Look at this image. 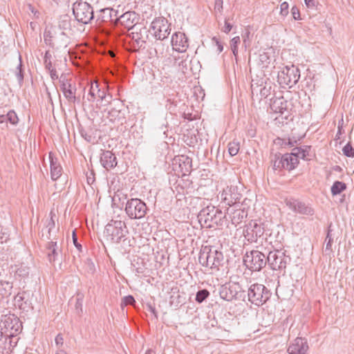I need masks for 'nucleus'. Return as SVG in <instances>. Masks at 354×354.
Listing matches in <instances>:
<instances>
[{"label": "nucleus", "instance_id": "f257e3e1", "mask_svg": "<svg viewBox=\"0 0 354 354\" xmlns=\"http://www.w3.org/2000/svg\"><path fill=\"white\" fill-rule=\"evenodd\" d=\"M198 261L203 267L212 270H219V267L223 266L225 259L221 250L214 246H203L199 252Z\"/></svg>", "mask_w": 354, "mask_h": 354}, {"label": "nucleus", "instance_id": "f03ea898", "mask_svg": "<svg viewBox=\"0 0 354 354\" xmlns=\"http://www.w3.org/2000/svg\"><path fill=\"white\" fill-rule=\"evenodd\" d=\"M226 213H223L221 209L216 208L213 205H208L202 209L198 215V221L207 227H212L213 225H222L223 219L226 218Z\"/></svg>", "mask_w": 354, "mask_h": 354}, {"label": "nucleus", "instance_id": "7ed1b4c3", "mask_svg": "<svg viewBox=\"0 0 354 354\" xmlns=\"http://www.w3.org/2000/svg\"><path fill=\"white\" fill-rule=\"evenodd\" d=\"M272 292L263 284L255 283L249 287L248 290V300L252 304L261 306L266 304L270 298Z\"/></svg>", "mask_w": 354, "mask_h": 354}, {"label": "nucleus", "instance_id": "20e7f679", "mask_svg": "<svg viewBox=\"0 0 354 354\" xmlns=\"http://www.w3.org/2000/svg\"><path fill=\"white\" fill-rule=\"evenodd\" d=\"M220 297L227 301L241 300L245 301L246 298L245 291L242 290L239 283L227 282L218 288Z\"/></svg>", "mask_w": 354, "mask_h": 354}, {"label": "nucleus", "instance_id": "39448f33", "mask_svg": "<svg viewBox=\"0 0 354 354\" xmlns=\"http://www.w3.org/2000/svg\"><path fill=\"white\" fill-rule=\"evenodd\" d=\"M243 262L251 272H260L267 265V256L259 250H252L246 252Z\"/></svg>", "mask_w": 354, "mask_h": 354}, {"label": "nucleus", "instance_id": "423d86ee", "mask_svg": "<svg viewBox=\"0 0 354 354\" xmlns=\"http://www.w3.org/2000/svg\"><path fill=\"white\" fill-rule=\"evenodd\" d=\"M73 14L76 21L83 24H88L96 18L93 8L86 1H76L73 4Z\"/></svg>", "mask_w": 354, "mask_h": 354}, {"label": "nucleus", "instance_id": "0eeeda50", "mask_svg": "<svg viewBox=\"0 0 354 354\" xmlns=\"http://www.w3.org/2000/svg\"><path fill=\"white\" fill-rule=\"evenodd\" d=\"M285 250H274L267 255V264L273 270H284L290 263L291 258Z\"/></svg>", "mask_w": 354, "mask_h": 354}, {"label": "nucleus", "instance_id": "6e6552de", "mask_svg": "<svg viewBox=\"0 0 354 354\" xmlns=\"http://www.w3.org/2000/svg\"><path fill=\"white\" fill-rule=\"evenodd\" d=\"M149 209L141 199L135 198L127 200L124 211L131 219H141L145 216Z\"/></svg>", "mask_w": 354, "mask_h": 354}, {"label": "nucleus", "instance_id": "1a4fd4ad", "mask_svg": "<svg viewBox=\"0 0 354 354\" xmlns=\"http://www.w3.org/2000/svg\"><path fill=\"white\" fill-rule=\"evenodd\" d=\"M300 78V71L295 65L286 66L279 72L277 79L280 84L289 86L290 88L295 85Z\"/></svg>", "mask_w": 354, "mask_h": 354}, {"label": "nucleus", "instance_id": "9d476101", "mask_svg": "<svg viewBox=\"0 0 354 354\" xmlns=\"http://www.w3.org/2000/svg\"><path fill=\"white\" fill-rule=\"evenodd\" d=\"M105 232L111 236V241L115 243H120L123 237L128 232L127 225L122 221H111L105 227Z\"/></svg>", "mask_w": 354, "mask_h": 354}, {"label": "nucleus", "instance_id": "9b49d317", "mask_svg": "<svg viewBox=\"0 0 354 354\" xmlns=\"http://www.w3.org/2000/svg\"><path fill=\"white\" fill-rule=\"evenodd\" d=\"M170 24L168 20L163 17H159L155 18L151 24L150 28L153 30V35L156 39L164 40L167 38L170 34Z\"/></svg>", "mask_w": 354, "mask_h": 354}, {"label": "nucleus", "instance_id": "f8f14e48", "mask_svg": "<svg viewBox=\"0 0 354 354\" xmlns=\"http://www.w3.org/2000/svg\"><path fill=\"white\" fill-rule=\"evenodd\" d=\"M1 329H5L3 333H12L17 335L22 330V324L19 318L14 314L5 315L2 317Z\"/></svg>", "mask_w": 354, "mask_h": 354}, {"label": "nucleus", "instance_id": "ddd939ff", "mask_svg": "<svg viewBox=\"0 0 354 354\" xmlns=\"http://www.w3.org/2000/svg\"><path fill=\"white\" fill-rule=\"evenodd\" d=\"M241 197L238 187L234 185L227 186L221 194L222 202L230 207L239 203Z\"/></svg>", "mask_w": 354, "mask_h": 354}, {"label": "nucleus", "instance_id": "4468645a", "mask_svg": "<svg viewBox=\"0 0 354 354\" xmlns=\"http://www.w3.org/2000/svg\"><path fill=\"white\" fill-rule=\"evenodd\" d=\"M100 85L97 82H93L91 84L88 93L86 96L84 95L83 99L86 98L88 102H93L95 100H100L101 102L104 101L109 104L111 101V96H109V99H106V91L104 89L100 88Z\"/></svg>", "mask_w": 354, "mask_h": 354}, {"label": "nucleus", "instance_id": "2eb2a0df", "mask_svg": "<svg viewBox=\"0 0 354 354\" xmlns=\"http://www.w3.org/2000/svg\"><path fill=\"white\" fill-rule=\"evenodd\" d=\"M120 13L119 10L111 8H105L99 10L96 15V22L98 24L111 22L118 24Z\"/></svg>", "mask_w": 354, "mask_h": 354}, {"label": "nucleus", "instance_id": "dca6fc26", "mask_svg": "<svg viewBox=\"0 0 354 354\" xmlns=\"http://www.w3.org/2000/svg\"><path fill=\"white\" fill-rule=\"evenodd\" d=\"M2 337L0 340V353L10 354L17 346L19 337L12 333L2 332Z\"/></svg>", "mask_w": 354, "mask_h": 354}, {"label": "nucleus", "instance_id": "f3484780", "mask_svg": "<svg viewBox=\"0 0 354 354\" xmlns=\"http://www.w3.org/2000/svg\"><path fill=\"white\" fill-rule=\"evenodd\" d=\"M264 233V228L261 224L257 223L256 221L250 222L243 234L245 238L250 243L257 242L258 239L260 238Z\"/></svg>", "mask_w": 354, "mask_h": 354}, {"label": "nucleus", "instance_id": "a211bd4d", "mask_svg": "<svg viewBox=\"0 0 354 354\" xmlns=\"http://www.w3.org/2000/svg\"><path fill=\"white\" fill-rule=\"evenodd\" d=\"M286 205L293 212L304 215H313L315 211L310 206L297 199L287 200Z\"/></svg>", "mask_w": 354, "mask_h": 354}, {"label": "nucleus", "instance_id": "6ab92c4d", "mask_svg": "<svg viewBox=\"0 0 354 354\" xmlns=\"http://www.w3.org/2000/svg\"><path fill=\"white\" fill-rule=\"evenodd\" d=\"M139 15L134 11H128L120 14L118 22L129 30L138 24Z\"/></svg>", "mask_w": 354, "mask_h": 354}, {"label": "nucleus", "instance_id": "aec40b11", "mask_svg": "<svg viewBox=\"0 0 354 354\" xmlns=\"http://www.w3.org/2000/svg\"><path fill=\"white\" fill-rule=\"evenodd\" d=\"M309 348L307 339L303 337H297L288 348L289 354H307Z\"/></svg>", "mask_w": 354, "mask_h": 354}, {"label": "nucleus", "instance_id": "412c9836", "mask_svg": "<svg viewBox=\"0 0 354 354\" xmlns=\"http://www.w3.org/2000/svg\"><path fill=\"white\" fill-rule=\"evenodd\" d=\"M100 162L106 170L115 168L118 165L117 157L115 153L109 150H102Z\"/></svg>", "mask_w": 354, "mask_h": 354}, {"label": "nucleus", "instance_id": "4be33fe9", "mask_svg": "<svg viewBox=\"0 0 354 354\" xmlns=\"http://www.w3.org/2000/svg\"><path fill=\"white\" fill-rule=\"evenodd\" d=\"M171 44L178 48V51H185L189 46L188 38L184 32H175L171 37Z\"/></svg>", "mask_w": 354, "mask_h": 354}, {"label": "nucleus", "instance_id": "5701e85b", "mask_svg": "<svg viewBox=\"0 0 354 354\" xmlns=\"http://www.w3.org/2000/svg\"><path fill=\"white\" fill-rule=\"evenodd\" d=\"M228 214L231 219L232 223L236 226L248 216V211L245 208L232 209L227 208L226 215Z\"/></svg>", "mask_w": 354, "mask_h": 354}, {"label": "nucleus", "instance_id": "b1692460", "mask_svg": "<svg viewBox=\"0 0 354 354\" xmlns=\"http://www.w3.org/2000/svg\"><path fill=\"white\" fill-rule=\"evenodd\" d=\"M47 257L50 263H53L61 257V250L58 249L57 241H48L46 244Z\"/></svg>", "mask_w": 354, "mask_h": 354}, {"label": "nucleus", "instance_id": "393cba45", "mask_svg": "<svg viewBox=\"0 0 354 354\" xmlns=\"http://www.w3.org/2000/svg\"><path fill=\"white\" fill-rule=\"evenodd\" d=\"M49 160L50 165V176L53 180H57L62 175V167L57 161V158L54 157L52 152L49 153Z\"/></svg>", "mask_w": 354, "mask_h": 354}, {"label": "nucleus", "instance_id": "a878e982", "mask_svg": "<svg viewBox=\"0 0 354 354\" xmlns=\"http://www.w3.org/2000/svg\"><path fill=\"white\" fill-rule=\"evenodd\" d=\"M288 101L284 99L283 96L279 97H275L271 100V109L276 113L283 114L285 112H288Z\"/></svg>", "mask_w": 354, "mask_h": 354}, {"label": "nucleus", "instance_id": "bb28decb", "mask_svg": "<svg viewBox=\"0 0 354 354\" xmlns=\"http://www.w3.org/2000/svg\"><path fill=\"white\" fill-rule=\"evenodd\" d=\"M68 44V37L64 31L55 32L53 48L59 49L66 48Z\"/></svg>", "mask_w": 354, "mask_h": 354}, {"label": "nucleus", "instance_id": "cd10ccee", "mask_svg": "<svg viewBox=\"0 0 354 354\" xmlns=\"http://www.w3.org/2000/svg\"><path fill=\"white\" fill-rule=\"evenodd\" d=\"M176 163L178 162L179 167L183 175L190 173L192 167V159L187 156H181L178 159L175 158Z\"/></svg>", "mask_w": 354, "mask_h": 354}, {"label": "nucleus", "instance_id": "c85d7f7f", "mask_svg": "<svg viewBox=\"0 0 354 354\" xmlns=\"http://www.w3.org/2000/svg\"><path fill=\"white\" fill-rule=\"evenodd\" d=\"M60 89L62 90L64 97L68 100V102L75 103V88L73 89L72 88L71 84H62L60 85Z\"/></svg>", "mask_w": 354, "mask_h": 354}, {"label": "nucleus", "instance_id": "c756f323", "mask_svg": "<svg viewBox=\"0 0 354 354\" xmlns=\"http://www.w3.org/2000/svg\"><path fill=\"white\" fill-rule=\"evenodd\" d=\"M283 162L284 169L288 171L294 169L299 163V160L295 157L290 156L288 153L283 155Z\"/></svg>", "mask_w": 354, "mask_h": 354}, {"label": "nucleus", "instance_id": "7c9ffc66", "mask_svg": "<svg viewBox=\"0 0 354 354\" xmlns=\"http://www.w3.org/2000/svg\"><path fill=\"white\" fill-rule=\"evenodd\" d=\"M271 164L274 170L284 169L283 156L281 153H277L271 156Z\"/></svg>", "mask_w": 354, "mask_h": 354}, {"label": "nucleus", "instance_id": "2f4dec72", "mask_svg": "<svg viewBox=\"0 0 354 354\" xmlns=\"http://www.w3.org/2000/svg\"><path fill=\"white\" fill-rule=\"evenodd\" d=\"M13 286L12 283L6 281H0V295L3 297H8L12 294Z\"/></svg>", "mask_w": 354, "mask_h": 354}, {"label": "nucleus", "instance_id": "473e14b6", "mask_svg": "<svg viewBox=\"0 0 354 354\" xmlns=\"http://www.w3.org/2000/svg\"><path fill=\"white\" fill-rule=\"evenodd\" d=\"M58 27L60 30H70L71 27V18L66 14L61 15L58 21Z\"/></svg>", "mask_w": 354, "mask_h": 354}, {"label": "nucleus", "instance_id": "72a5a7b5", "mask_svg": "<svg viewBox=\"0 0 354 354\" xmlns=\"http://www.w3.org/2000/svg\"><path fill=\"white\" fill-rule=\"evenodd\" d=\"M131 30H132V32L129 35L131 37H132V35H136L142 37H148V30L145 26H142L140 24H138Z\"/></svg>", "mask_w": 354, "mask_h": 354}, {"label": "nucleus", "instance_id": "f704fd0d", "mask_svg": "<svg viewBox=\"0 0 354 354\" xmlns=\"http://www.w3.org/2000/svg\"><path fill=\"white\" fill-rule=\"evenodd\" d=\"M346 189V185L344 182L336 180L333 183L330 191L333 196L341 194Z\"/></svg>", "mask_w": 354, "mask_h": 354}, {"label": "nucleus", "instance_id": "c9c22d12", "mask_svg": "<svg viewBox=\"0 0 354 354\" xmlns=\"http://www.w3.org/2000/svg\"><path fill=\"white\" fill-rule=\"evenodd\" d=\"M274 143L284 148L287 147H292L297 145V140H292L290 138L288 139H283L278 137L274 140Z\"/></svg>", "mask_w": 354, "mask_h": 354}, {"label": "nucleus", "instance_id": "e433bc0d", "mask_svg": "<svg viewBox=\"0 0 354 354\" xmlns=\"http://www.w3.org/2000/svg\"><path fill=\"white\" fill-rule=\"evenodd\" d=\"M131 38L134 41L133 45V48L134 50L137 51L141 48H145L146 39L147 37H139L137 35H132Z\"/></svg>", "mask_w": 354, "mask_h": 354}, {"label": "nucleus", "instance_id": "4c0bfd02", "mask_svg": "<svg viewBox=\"0 0 354 354\" xmlns=\"http://www.w3.org/2000/svg\"><path fill=\"white\" fill-rule=\"evenodd\" d=\"M19 64L17 66L16 71H15V75L17 77V79L19 86H21L23 84V82H24V71L23 68L21 57L20 55L19 56Z\"/></svg>", "mask_w": 354, "mask_h": 354}, {"label": "nucleus", "instance_id": "58836bf2", "mask_svg": "<svg viewBox=\"0 0 354 354\" xmlns=\"http://www.w3.org/2000/svg\"><path fill=\"white\" fill-rule=\"evenodd\" d=\"M84 295L81 292H77L76 295V301L75 304V308L76 313L78 315H81L83 313V300H84Z\"/></svg>", "mask_w": 354, "mask_h": 354}, {"label": "nucleus", "instance_id": "ea45409f", "mask_svg": "<svg viewBox=\"0 0 354 354\" xmlns=\"http://www.w3.org/2000/svg\"><path fill=\"white\" fill-rule=\"evenodd\" d=\"M210 295V292L207 289H201L199 290L196 294L195 297V301L198 304L203 303L206 299H207Z\"/></svg>", "mask_w": 354, "mask_h": 354}, {"label": "nucleus", "instance_id": "a19ab883", "mask_svg": "<svg viewBox=\"0 0 354 354\" xmlns=\"http://www.w3.org/2000/svg\"><path fill=\"white\" fill-rule=\"evenodd\" d=\"M55 30L53 32L51 30H45L44 33V40L46 45H48L51 48L53 46V39L55 37Z\"/></svg>", "mask_w": 354, "mask_h": 354}, {"label": "nucleus", "instance_id": "79ce46f5", "mask_svg": "<svg viewBox=\"0 0 354 354\" xmlns=\"http://www.w3.org/2000/svg\"><path fill=\"white\" fill-rule=\"evenodd\" d=\"M29 272H30L29 267L24 266V265H21L20 267L19 268H17V270H16L15 275L18 276L21 278L25 279L28 276Z\"/></svg>", "mask_w": 354, "mask_h": 354}, {"label": "nucleus", "instance_id": "37998d69", "mask_svg": "<svg viewBox=\"0 0 354 354\" xmlns=\"http://www.w3.org/2000/svg\"><path fill=\"white\" fill-rule=\"evenodd\" d=\"M331 226H332V223H330L328 227L327 234H326V251L328 250L330 252L332 251V243L333 241V239L331 236V232H332Z\"/></svg>", "mask_w": 354, "mask_h": 354}, {"label": "nucleus", "instance_id": "c03bdc74", "mask_svg": "<svg viewBox=\"0 0 354 354\" xmlns=\"http://www.w3.org/2000/svg\"><path fill=\"white\" fill-rule=\"evenodd\" d=\"M7 122H10L11 124L17 125L19 122V118L15 111L10 110L6 114Z\"/></svg>", "mask_w": 354, "mask_h": 354}, {"label": "nucleus", "instance_id": "a18cd8bd", "mask_svg": "<svg viewBox=\"0 0 354 354\" xmlns=\"http://www.w3.org/2000/svg\"><path fill=\"white\" fill-rule=\"evenodd\" d=\"M239 151V142H230L228 144V152L231 156H236Z\"/></svg>", "mask_w": 354, "mask_h": 354}, {"label": "nucleus", "instance_id": "49530a36", "mask_svg": "<svg viewBox=\"0 0 354 354\" xmlns=\"http://www.w3.org/2000/svg\"><path fill=\"white\" fill-rule=\"evenodd\" d=\"M343 154L348 158L354 157V148L351 143L349 142L342 149Z\"/></svg>", "mask_w": 354, "mask_h": 354}, {"label": "nucleus", "instance_id": "de8ad7c7", "mask_svg": "<svg viewBox=\"0 0 354 354\" xmlns=\"http://www.w3.org/2000/svg\"><path fill=\"white\" fill-rule=\"evenodd\" d=\"M136 304V300L132 295H127L122 298V302L120 304V307L122 309H124L125 306L127 305H134Z\"/></svg>", "mask_w": 354, "mask_h": 354}, {"label": "nucleus", "instance_id": "09e8293b", "mask_svg": "<svg viewBox=\"0 0 354 354\" xmlns=\"http://www.w3.org/2000/svg\"><path fill=\"white\" fill-rule=\"evenodd\" d=\"M120 114L121 111L120 110L113 108L109 111L108 117L112 121L120 120L121 119Z\"/></svg>", "mask_w": 354, "mask_h": 354}, {"label": "nucleus", "instance_id": "8fccbe9b", "mask_svg": "<svg viewBox=\"0 0 354 354\" xmlns=\"http://www.w3.org/2000/svg\"><path fill=\"white\" fill-rule=\"evenodd\" d=\"M310 149V146L304 145L303 147H299L300 158L306 160L307 156H309Z\"/></svg>", "mask_w": 354, "mask_h": 354}, {"label": "nucleus", "instance_id": "3c124183", "mask_svg": "<svg viewBox=\"0 0 354 354\" xmlns=\"http://www.w3.org/2000/svg\"><path fill=\"white\" fill-rule=\"evenodd\" d=\"M25 294H26L25 292H24L22 293H18L15 297V305L17 306L19 308H21L22 303H24V301L26 300V297L24 296Z\"/></svg>", "mask_w": 354, "mask_h": 354}, {"label": "nucleus", "instance_id": "603ef678", "mask_svg": "<svg viewBox=\"0 0 354 354\" xmlns=\"http://www.w3.org/2000/svg\"><path fill=\"white\" fill-rule=\"evenodd\" d=\"M84 263H85L86 269L89 273L93 274L95 272V264L91 259H89V258L86 259Z\"/></svg>", "mask_w": 354, "mask_h": 354}, {"label": "nucleus", "instance_id": "864d4df0", "mask_svg": "<svg viewBox=\"0 0 354 354\" xmlns=\"http://www.w3.org/2000/svg\"><path fill=\"white\" fill-rule=\"evenodd\" d=\"M271 86H267V85L260 88V95L261 97L267 98L271 93Z\"/></svg>", "mask_w": 354, "mask_h": 354}, {"label": "nucleus", "instance_id": "5fc2aeb1", "mask_svg": "<svg viewBox=\"0 0 354 354\" xmlns=\"http://www.w3.org/2000/svg\"><path fill=\"white\" fill-rule=\"evenodd\" d=\"M73 242L75 248L80 251H82V246L77 241V236L76 234V230H74L72 233Z\"/></svg>", "mask_w": 354, "mask_h": 354}, {"label": "nucleus", "instance_id": "6e6d98bb", "mask_svg": "<svg viewBox=\"0 0 354 354\" xmlns=\"http://www.w3.org/2000/svg\"><path fill=\"white\" fill-rule=\"evenodd\" d=\"M289 5L286 1H284L280 5V13L283 16H286L288 14Z\"/></svg>", "mask_w": 354, "mask_h": 354}, {"label": "nucleus", "instance_id": "4d7b16f0", "mask_svg": "<svg viewBox=\"0 0 354 354\" xmlns=\"http://www.w3.org/2000/svg\"><path fill=\"white\" fill-rule=\"evenodd\" d=\"M212 40V42L217 46L218 53H221L223 50V44L216 37H214Z\"/></svg>", "mask_w": 354, "mask_h": 354}, {"label": "nucleus", "instance_id": "13d9d810", "mask_svg": "<svg viewBox=\"0 0 354 354\" xmlns=\"http://www.w3.org/2000/svg\"><path fill=\"white\" fill-rule=\"evenodd\" d=\"M80 133L82 138H84L87 142H91L93 140V137L91 135H89L86 133V131L84 129H80Z\"/></svg>", "mask_w": 354, "mask_h": 354}, {"label": "nucleus", "instance_id": "bf43d9fd", "mask_svg": "<svg viewBox=\"0 0 354 354\" xmlns=\"http://www.w3.org/2000/svg\"><path fill=\"white\" fill-rule=\"evenodd\" d=\"M240 41H241V40H240V37L239 36L233 37L230 40L231 48H238V45L240 43Z\"/></svg>", "mask_w": 354, "mask_h": 354}, {"label": "nucleus", "instance_id": "052dcab7", "mask_svg": "<svg viewBox=\"0 0 354 354\" xmlns=\"http://www.w3.org/2000/svg\"><path fill=\"white\" fill-rule=\"evenodd\" d=\"M291 12L293 16V18L295 20H297L300 17V13L299 9L296 6H293L291 9Z\"/></svg>", "mask_w": 354, "mask_h": 354}, {"label": "nucleus", "instance_id": "680f3d73", "mask_svg": "<svg viewBox=\"0 0 354 354\" xmlns=\"http://www.w3.org/2000/svg\"><path fill=\"white\" fill-rule=\"evenodd\" d=\"M290 156L295 157L299 160L300 158L299 147H296L292 149V152L288 153Z\"/></svg>", "mask_w": 354, "mask_h": 354}, {"label": "nucleus", "instance_id": "e2e57ef3", "mask_svg": "<svg viewBox=\"0 0 354 354\" xmlns=\"http://www.w3.org/2000/svg\"><path fill=\"white\" fill-rule=\"evenodd\" d=\"M232 28V25L228 22L227 19L225 20V25L223 31L225 33H229Z\"/></svg>", "mask_w": 354, "mask_h": 354}, {"label": "nucleus", "instance_id": "0e129e2a", "mask_svg": "<svg viewBox=\"0 0 354 354\" xmlns=\"http://www.w3.org/2000/svg\"><path fill=\"white\" fill-rule=\"evenodd\" d=\"M30 302L28 301V299H26V300L22 303L21 308H19L21 310H26L28 311V309L32 308V306H30Z\"/></svg>", "mask_w": 354, "mask_h": 354}, {"label": "nucleus", "instance_id": "69168bd1", "mask_svg": "<svg viewBox=\"0 0 354 354\" xmlns=\"http://www.w3.org/2000/svg\"><path fill=\"white\" fill-rule=\"evenodd\" d=\"M55 344L57 346H62L64 344V338L62 334H58L55 337Z\"/></svg>", "mask_w": 354, "mask_h": 354}, {"label": "nucleus", "instance_id": "338daca9", "mask_svg": "<svg viewBox=\"0 0 354 354\" xmlns=\"http://www.w3.org/2000/svg\"><path fill=\"white\" fill-rule=\"evenodd\" d=\"M55 221L53 218V217H51L48 221V223L46 225V227L48 229H49L50 231H52L54 228H55Z\"/></svg>", "mask_w": 354, "mask_h": 354}, {"label": "nucleus", "instance_id": "774afa93", "mask_svg": "<svg viewBox=\"0 0 354 354\" xmlns=\"http://www.w3.org/2000/svg\"><path fill=\"white\" fill-rule=\"evenodd\" d=\"M147 310L151 312L156 319L158 318V313L153 306L151 304H147Z\"/></svg>", "mask_w": 354, "mask_h": 354}]
</instances>
